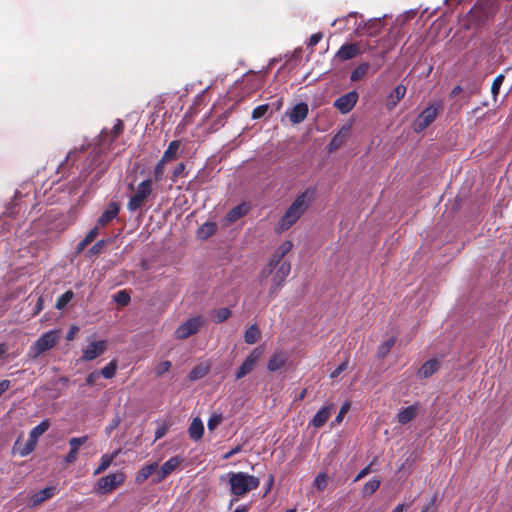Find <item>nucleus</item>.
I'll return each mask as SVG.
<instances>
[{
    "label": "nucleus",
    "mask_w": 512,
    "mask_h": 512,
    "mask_svg": "<svg viewBox=\"0 0 512 512\" xmlns=\"http://www.w3.org/2000/svg\"><path fill=\"white\" fill-rule=\"evenodd\" d=\"M312 195L313 193L311 191L306 190L296 197V199L288 207L284 215L278 221L275 227V231L277 233L287 231L300 219V217L308 209L312 200Z\"/></svg>",
    "instance_id": "nucleus-1"
},
{
    "label": "nucleus",
    "mask_w": 512,
    "mask_h": 512,
    "mask_svg": "<svg viewBox=\"0 0 512 512\" xmlns=\"http://www.w3.org/2000/svg\"><path fill=\"white\" fill-rule=\"evenodd\" d=\"M228 481L230 484V492L236 498L231 500V505L237 501L238 497L246 495L248 492L255 490L260 485V479L245 472L228 473Z\"/></svg>",
    "instance_id": "nucleus-2"
},
{
    "label": "nucleus",
    "mask_w": 512,
    "mask_h": 512,
    "mask_svg": "<svg viewBox=\"0 0 512 512\" xmlns=\"http://www.w3.org/2000/svg\"><path fill=\"white\" fill-rule=\"evenodd\" d=\"M60 336L61 331L57 329L46 332L30 346L27 356L33 360L37 359L41 354L55 347L59 342Z\"/></svg>",
    "instance_id": "nucleus-3"
},
{
    "label": "nucleus",
    "mask_w": 512,
    "mask_h": 512,
    "mask_svg": "<svg viewBox=\"0 0 512 512\" xmlns=\"http://www.w3.org/2000/svg\"><path fill=\"white\" fill-rule=\"evenodd\" d=\"M291 271V265L288 261L282 262L278 267L270 268V269H264L262 271L263 277H268L271 275V285L269 288V296L274 297L277 295L279 290L282 288L286 278L290 274Z\"/></svg>",
    "instance_id": "nucleus-4"
},
{
    "label": "nucleus",
    "mask_w": 512,
    "mask_h": 512,
    "mask_svg": "<svg viewBox=\"0 0 512 512\" xmlns=\"http://www.w3.org/2000/svg\"><path fill=\"white\" fill-rule=\"evenodd\" d=\"M134 191V194L130 197L127 203V208L130 212L137 211L145 204L146 199L152 193V180H143L137 185Z\"/></svg>",
    "instance_id": "nucleus-5"
},
{
    "label": "nucleus",
    "mask_w": 512,
    "mask_h": 512,
    "mask_svg": "<svg viewBox=\"0 0 512 512\" xmlns=\"http://www.w3.org/2000/svg\"><path fill=\"white\" fill-rule=\"evenodd\" d=\"M440 108L439 103H433L424 109L413 123L414 130L420 132L432 124L438 116Z\"/></svg>",
    "instance_id": "nucleus-6"
},
{
    "label": "nucleus",
    "mask_w": 512,
    "mask_h": 512,
    "mask_svg": "<svg viewBox=\"0 0 512 512\" xmlns=\"http://www.w3.org/2000/svg\"><path fill=\"white\" fill-rule=\"evenodd\" d=\"M204 323V319L201 316H196L186 320L184 323L179 325L174 332V336L178 340H184L188 337L196 334Z\"/></svg>",
    "instance_id": "nucleus-7"
},
{
    "label": "nucleus",
    "mask_w": 512,
    "mask_h": 512,
    "mask_svg": "<svg viewBox=\"0 0 512 512\" xmlns=\"http://www.w3.org/2000/svg\"><path fill=\"white\" fill-rule=\"evenodd\" d=\"M264 353V348L258 346L252 350V352L246 357L243 363L240 365L235 373L236 379H241L249 374L255 367L256 363L260 360Z\"/></svg>",
    "instance_id": "nucleus-8"
},
{
    "label": "nucleus",
    "mask_w": 512,
    "mask_h": 512,
    "mask_svg": "<svg viewBox=\"0 0 512 512\" xmlns=\"http://www.w3.org/2000/svg\"><path fill=\"white\" fill-rule=\"evenodd\" d=\"M125 480L122 472H117L104 476L98 480L97 491L101 494L110 493L120 486Z\"/></svg>",
    "instance_id": "nucleus-9"
},
{
    "label": "nucleus",
    "mask_w": 512,
    "mask_h": 512,
    "mask_svg": "<svg viewBox=\"0 0 512 512\" xmlns=\"http://www.w3.org/2000/svg\"><path fill=\"white\" fill-rule=\"evenodd\" d=\"M183 463V458L181 456H174L168 459L157 471L155 478L153 479L154 483H159L164 480L171 473L176 471L181 464Z\"/></svg>",
    "instance_id": "nucleus-10"
},
{
    "label": "nucleus",
    "mask_w": 512,
    "mask_h": 512,
    "mask_svg": "<svg viewBox=\"0 0 512 512\" xmlns=\"http://www.w3.org/2000/svg\"><path fill=\"white\" fill-rule=\"evenodd\" d=\"M358 100V94L355 91H351L338 99L335 100L334 106L342 113L346 114L350 112Z\"/></svg>",
    "instance_id": "nucleus-11"
},
{
    "label": "nucleus",
    "mask_w": 512,
    "mask_h": 512,
    "mask_svg": "<svg viewBox=\"0 0 512 512\" xmlns=\"http://www.w3.org/2000/svg\"><path fill=\"white\" fill-rule=\"evenodd\" d=\"M107 349L106 341L98 340L91 342L83 350L82 359L85 361H92L95 358L101 356Z\"/></svg>",
    "instance_id": "nucleus-12"
},
{
    "label": "nucleus",
    "mask_w": 512,
    "mask_h": 512,
    "mask_svg": "<svg viewBox=\"0 0 512 512\" xmlns=\"http://www.w3.org/2000/svg\"><path fill=\"white\" fill-rule=\"evenodd\" d=\"M58 492L57 486L46 487L33 494L29 500V506L35 507L52 498Z\"/></svg>",
    "instance_id": "nucleus-13"
},
{
    "label": "nucleus",
    "mask_w": 512,
    "mask_h": 512,
    "mask_svg": "<svg viewBox=\"0 0 512 512\" xmlns=\"http://www.w3.org/2000/svg\"><path fill=\"white\" fill-rule=\"evenodd\" d=\"M308 105L304 102L298 103L287 112L292 124H299L305 120L308 115Z\"/></svg>",
    "instance_id": "nucleus-14"
},
{
    "label": "nucleus",
    "mask_w": 512,
    "mask_h": 512,
    "mask_svg": "<svg viewBox=\"0 0 512 512\" xmlns=\"http://www.w3.org/2000/svg\"><path fill=\"white\" fill-rule=\"evenodd\" d=\"M88 440V436H81L77 438H71L69 440L70 451L65 457L67 463H73L77 459L78 451L82 445Z\"/></svg>",
    "instance_id": "nucleus-15"
},
{
    "label": "nucleus",
    "mask_w": 512,
    "mask_h": 512,
    "mask_svg": "<svg viewBox=\"0 0 512 512\" xmlns=\"http://www.w3.org/2000/svg\"><path fill=\"white\" fill-rule=\"evenodd\" d=\"M119 209H120L119 205L116 202L109 203L108 207L98 218L97 226L98 227L105 226L109 222H111L113 219H115L117 217V215L119 214Z\"/></svg>",
    "instance_id": "nucleus-16"
},
{
    "label": "nucleus",
    "mask_w": 512,
    "mask_h": 512,
    "mask_svg": "<svg viewBox=\"0 0 512 512\" xmlns=\"http://www.w3.org/2000/svg\"><path fill=\"white\" fill-rule=\"evenodd\" d=\"M333 408V404L323 406L312 418L311 425L315 428L322 427L330 418L331 411L333 410Z\"/></svg>",
    "instance_id": "nucleus-17"
},
{
    "label": "nucleus",
    "mask_w": 512,
    "mask_h": 512,
    "mask_svg": "<svg viewBox=\"0 0 512 512\" xmlns=\"http://www.w3.org/2000/svg\"><path fill=\"white\" fill-rule=\"evenodd\" d=\"M440 367V362L436 359L426 361L418 370L417 375L419 378H428L432 376Z\"/></svg>",
    "instance_id": "nucleus-18"
},
{
    "label": "nucleus",
    "mask_w": 512,
    "mask_h": 512,
    "mask_svg": "<svg viewBox=\"0 0 512 512\" xmlns=\"http://www.w3.org/2000/svg\"><path fill=\"white\" fill-rule=\"evenodd\" d=\"M406 94V87L404 85H398L395 87V89L390 93V95L387 98L386 106L389 110L394 109L397 104L400 102V100L405 96Z\"/></svg>",
    "instance_id": "nucleus-19"
},
{
    "label": "nucleus",
    "mask_w": 512,
    "mask_h": 512,
    "mask_svg": "<svg viewBox=\"0 0 512 512\" xmlns=\"http://www.w3.org/2000/svg\"><path fill=\"white\" fill-rule=\"evenodd\" d=\"M288 359V355L285 352H277L272 355L269 359L267 368L270 372H275L282 368Z\"/></svg>",
    "instance_id": "nucleus-20"
},
{
    "label": "nucleus",
    "mask_w": 512,
    "mask_h": 512,
    "mask_svg": "<svg viewBox=\"0 0 512 512\" xmlns=\"http://www.w3.org/2000/svg\"><path fill=\"white\" fill-rule=\"evenodd\" d=\"M360 54L357 44H345L337 52V57L341 60H349Z\"/></svg>",
    "instance_id": "nucleus-21"
},
{
    "label": "nucleus",
    "mask_w": 512,
    "mask_h": 512,
    "mask_svg": "<svg viewBox=\"0 0 512 512\" xmlns=\"http://www.w3.org/2000/svg\"><path fill=\"white\" fill-rule=\"evenodd\" d=\"M188 433L191 439L198 441L202 438L204 433V425L200 418L196 417L192 420Z\"/></svg>",
    "instance_id": "nucleus-22"
},
{
    "label": "nucleus",
    "mask_w": 512,
    "mask_h": 512,
    "mask_svg": "<svg viewBox=\"0 0 512 512\" xmlns=\"http://www.w3.org/2000/svg\"><path fill=\"white\" fill-rule=\"evenodd\" d=\"M417 410V406L415 405L403 408L397 415L398 422L402 425L411 422L416 417Z\"/></svg>",
    "instance_id": "nucleus-23"
},
{
    "label": "nucleus",
    "mask_w": 512,
    "mask_h": 512,
    "mask_svg": "<svg viewBox=\"0 0 512 512\" xmlns=\"http://www.w3.org/2000/svg\"><path fill=\"white\" fill-rule=\"evenodd\" d=\"M210 371V365L208 363H201L195 366L189 373V379L196 381L205 377Z\"/></svg>",
    "instance_id": "nucleus-24"
},
{
    "label": "nucleus",
    "mask_w": 512,
    "mask_h": 512,
    "mask_svg": "<svg viewBox=\"0 0 512 512\" xmlns=\"http://www.w3.org/2000/svg\"><path fill=\"white\" fill-rule=\"evenodd\" d=\"M217 230V225L214 222H206L201 225L197 230V237L205 240L212 236Z\"/></svg>",
    "instance_id": "nucleus-25"
},
{
    "label": "nucleus",
    "mask_w": 512,
    "mask_h": 512,
    "mask_svg": "<svg viewBox=\"0 0 512 512\" xmlns=\"http://www.w3.org/2000/svg\"><path fill=\"white\" fill-rule=\"evenodd\" d=\"M157 467V463H150L142 467V469L136 475V482L143 483L144 481H146L151 475H153Z\"/></svg>",
    "instance_id": "nucleus-26"
},
{
    "label": "nucleus",
    "mask_w": 512,
    "mask_h": 512,
    "mask_svg": "<svg viewBox=\"0 0 512 512\" xmlns=\"http://www.w3.org/2000/svg\"><path fill=\"white\" fill-rule=\"evenodd\" d=\"M179 147H180L179 141L174 140V141L170 142L168 148L165 150V152L160 160H162V162L167 163L171 160L176 159Z\"/></svg>",
    "instance_id": "nucleus-27"
},
{
    "label": "nucleus",
    "mask_w": 512,
    "mask_h": 512,
    "mask_svg": "<svg viewBox=\"0 0 512 512\" xmlns=\"http://www.w3.org/2000/svg\"><path fill=\"white\" fill-rule=\"evenodd\" d=\"M261 336L260 329L257 325H251L248 327L244 334V340L247 344H255Z\"/></svg>",
    "instance_id": "nucleus-28"
},
{
    "label": "nucleus",
    "mask_w": 512,
    "mask_h": 512,
    "mask_svg": "<svg viewBox=\"0 0 512 512\" xmlns=\"http://www.w3.org/2000/svg\"><path fill=\"white\" fill-rule=\"evenodd\" d=\"M248 211V207L245 204L238 205L230 210L227 214V220L230 223L237 221L239 218L244 216Z\"/></svg>",
    "instance_id": "nucleus-29"
},
{
    "label": "nucleus",
    "mask_w": 512,
    "mask_h": 512,
    "mask_svg": "<svg viewBox=\"0 0 512 512\" xmlns=\"http://www.w3.org/2000/svg\"><path fill=\"white\" fill-rule=\"evenodd\" d=\"M119 451H114L112 454H105L101 457V462L98 468L94 471V475L104 472L112 463L114 458L118 455Z\"/></svg>",
    "instance_id": "nucleus-30"
},
{
    "label": "nucleus",
    "mask_w": 512,
    "mask_h": 512,
    "mask_svg": "<svg viewBox=\"0 0 512 512\" xmlns=\"http://www.w3.org/2000/svg\"><path fill=\"white\" fill-rule=\"evenodd\" d=\"M49 425H50L49 422L47 420H44L40 424L35 426L31 430L30 435H29V437L31 438V442L32 443L37 442L38 438L48 430Z\"/></svg>",
    "instance_id": "nucleus-31"
},
{
    "label": "nucleus",
    "mask_w": 512,
    "mask_h": 512,
    "mask_svg": "<svg viewBox=\"0 0 512 512\" xmlns=\"http://www.w3.org/2000/svg\"><path fill=\"white\" fill-rule=\"evenodd\" d=\"M369 69V63H362L358 65L351 73V81H358L362 79Z\"/></svg>",
    "instance_id": "nucleus-32"
},
{
    "label": "nucleus",
    "mask_w": 512,
    "mask_h": 512,
    "mask_svg": "<svg viewBox=\"0 0 512 512\" xmlns=\"http://www.w3.org/2000/svg\"><path fill=\"white\" fill-rule=\"evenodd\" d=\"M98 235V226H95L93 229H91L85 238L78 244V251H82L85 249V247L91 243Z\"/></svg>",
    "instance_id": "nucleus-33"
},
{
    "label": "nucleus",
    "mask_w": 512,
    "mask_h": 512,
    "mask_svg": "<svg viewBox=\"0 0 512 512\" xmlns=\"http://www.w3.org/2000/svg\"><path fill=\"white\" fill-rule=\"evenodd\" d=\"M231 315V311L229 308L223 307L214 310L213 312V319L216 323H221L225 320H227Z\"/></svg>",
    "instance_id": "nucleus-34"
},
{
    "label": "nucleus",
    "mask_w": 512,
    "mask_h": 512,
    "mask_svg": "<svg viewBox=\"0 0 512 512\" xmlns=\"http://www.w3.org/2000/svg\"><path fill=\"white\" fill-rule=\"evenodd\" d=\"M347 133H348V129H346L345 131H340L339 133H337L333 137V139H332V141L330 143V149L334 150V149L339 148L345 142Z\"/></svg>",
    "instance_id": "nucleus-35"
},
{
    "label": "nucleus",
    "mask_w": 512,
    "mask_h": 512,
    "mask_svg": "<svg viewBox=\"0 0 512 512\" xmlns=\"http://www.w3.org/2000/svg\"><path fill=\"white\" fill-rule=\"evenodd\" d=\"M74 293L71 290L63 293L56 302V308L61 310L66 307V305L73 299Z\"/></svg>",
    "instance_id": "nucleus-36"
},
{
    "label": "nucleus",
    "mask_w": 512,
    "mask_h": 512,
    "mask_svg": "<svg viewBox=\"0 0 512 512\" xmlns=\"http://www.w3.org/2000/svg\"><path fill=\"white\" fill-rule=\"evenodd\" d=\"M380 480L379 479H371L367 483H365L363 487V494L364 495H372L379 487H380Z\"/></svg>",
    "instance_id": "nucleus-37"
},
{
    "label": "nucleus",
    "mask_w": 512,
    "mask_h": 512,
    "mask_svg": "<svg viewBox=\"0 0 512 512\" xmlns=\"http://www.w3.org/2000/svg\"><path fill=\"white\" fill-rule=\"evenodd\" d=\"M117 363L116 361H111L108 365L102 368L101 374L104 378L110 379L113 378L116 374Z\"/></svg>",
    "instance_id": "nucleus-38"
},
{
    "label": "nucleus",
    "mask_w": 512,
    "mask_h": 512,
    "mask_svg": "<svg viewBox=\"0 0 512 512\" xmlns=\"http://www.w3.org/2000/svg\"><path fill=\"white\" fill-rule=\"evenodd\" d=\"M327 483L328 475L326 473H319L314 480V486L318 491H323L326 488Z\"/></svg>",
    "instance_id": "nucleus-39"
},
{
    "label": "nucleus",
    "mask_w": 512,
    "mask_h": 512,
    "mask_svg": "<svg viewBox=\"0 0 512 512\" xmlns=\"http://www.w3.org/2000/svg\"><path fill=\"white\" fill-rule=\"evenodd\" d=\"M395 344V339L390 338L387 341H385L380 347L378 348V356L379 357H385L391 350V348Z\"/></svg>",
    "instance_id": "nucleus-40"
},
{
    "label": "nucleus",
    "mask_w": 512,
    "mask_h": 512,
    "mask_svg": "<svg viewBox=\"0 0 512 512\" xmlns=\"http://www.w3.org/2000/svg\"><path fill=\"white\" fill-rule=\"evenodd\" d=\"M113 299L118 305L126 306L130 302V295L126 291L122 290L117 292L113 296Z\"/></svg>",
    "instance_id": "nucleus-41"
},
{
    "label": "nucleus",
    "mask_w": 512,
    "mask_h": 512,
    "mask_svg": "<svg viewBox=\"0 0 512 512\" xmlns=\"http://www.w3.org/2000/svg\"><path fill=\"white\" fill-rule=\"evenodd\" d=\"M293 248V243L289 240L282 242L276 249L277 255L284 257Z\"/></svg>",
    "instance_id": "nucleus-42"
},
{
    "label": "nucleus",
    "mask_w": 512,
    "mask_h": 512,
    "mask_svg": "<svg viewBox=\"0 0 512 512\" xmlns=\"http://www.w3.org/2000/svg\"><path fill=\"white\" fill-rule=\"evenodd\" d=\"M170 368H171V362L168 360H165L156 365L154 372L159 377V376H162L167 371H169Z\"/></svg>",
    "instance_id": "nucleus-43"
},
{
    "label": "nucleus",
    "mask_w": 512,
    "mask_h": 512,
    "mask_svg": "<svg viewBox=\"0 0 512 512\" xmlns=\"http://www.w3.org/2000/svg\"><path fill=\"white\" fill-rule=\"evenodd\" d=\"M165 162H162V160H160L157 165L155 166L154 168V179L155 181H161L163 179V176H164V171H165Z\"/></svg>",
    "instance_id": "nucleus-44"
},
{
    "label": "nucleus",
    "mask_w": 512,
    "mask_h": 512,
    "mask_svg": "<svg viewBox=\"0 0 512 512\" xmlns=\"http://www.w3.org/2000/svg\"><path fill=\"white\" fill-rule=\"evenodd\" d=\"M221 422L222 416L220 414H213L207 422L208 429L213 431L221 424Z\"/></svg>",
    "instance_id": "nucleus-45"
},
{
    "label": "nucleus",
    "mask_w": 512,
    "mask_h": 512,
    "mask_svg": "<svg viewBox=\"0 0 512 512\" xmlns=\"http://www.w3.org/2000/svg\"><path fill=\"white\" fill-rule=\"evenodd\" d=\"M349 409H350V403L348 401L343 403L338 415L336 416V418L334 420V423L340 424L343 421L345 415L348 413Z\"/></svg>",
    "instance_id": "nucleus-46"
},
{
    "label": "nucleus",
    "mask_w": 512,
    "mask_h": 512,
    "mask_svg": "<svg viewBox=\"0 0 512 512\" xmlns=\"http://www.w3.org/2000/svg\"><path fill=\"white\" fill-rule=\"evenodd\" d=\"M503 81H504V76H503L502 74H501V75H498V76L494 79V81H493V83H492V86H491V92H492V94H493L494 96H497V95H498L499 90H500V87H501V85H502Z\"/></svg>",
    "instance_id": "nucleus-47"
},
{
    "label": "nucleus",
    "mask_w": 512,
    "mask_h": 512,
    "mask_svg": "<svg viewBox=\"0 0 512 512\" xmlns=\"http://www.w3.org/2000/svg\"><path fill=\"white\" fill-rule=\"evenodd\" d=\"M267 110H268V105L257 106L252 112V118L253 119L262 118L266 114Z\"/></svg>",
    "instance_id": "nucleus-48"
},
{
    "label": "nucleus",
    "mask_w": 512,
    "mask_h": 512,
    "mask_svg": "<svg viewBox=\"0 0 512 512\" xmlns=\"http://www.w3.org/2000/svg\"><path fill=\"white\" fill-rule=\"evenodd\" d=\"M123 131V122L120 119H116L115 124L112 129V137L111 140L116 139Z\"/></svg>",
    "instance_id": "nucleus-49"
},
{
    "label": "nucleus",
    "mask_w": 512,
    "mask_h": 512,
    "mask_svg": "<svg viewBox=\"0 0 512 512\" xmlns=\"http://www.w3.org/2000/svg\"><path fill=\"white\" fill-rule=\"evenodd\" d=\"M282 259H283V257L278 256L277 252L275 251L274 254L272 255V258H271L269 264L267 265V267L265 269L278 267L283 262Z\"/></svg>",
    "instance_id": "nucleus-50"
},
{
    "label": "nucleus",
    "mask_w": 512,
    "mask_h": 512,
    "mask_svg": "<svg viewBox=\"0 0 512 512\" xmlns=\"http://www.w3.org/2000/svg\"><path fill=\"white\" fill-rule=\"evenodd\" d=\"M36 444H37V442H33L32 443L31 442V438L29 437V439H28V441H27V443L25 445V448L23 450H21L20 454L22 456L28 455L29 453H31L34 450Z\"/></svg>",
    "instance_id": "nucleus-51"
},
{
    "label": "nucleus",
    "mask_w": 512,
    "mask_h": 512,
    "mask_svg": "<svg viewBox=\"0 0 512 512\" xmlns=\"http://www.w3.org/2000/svg\"><path fill=\"white\" fill-rule=\"evenodd\" d=\"M185 171L184 163H179L173 170L172 177L175 180L177 177L182 176Z\"/></svg>",
    "instance_id": "nucleus-52"
},
{
    "label": "nucleus",
    "mask_w": 512,
    "mask_h": 512,
    "mask_svg": "<svg viewBox=\"0 0 512 512\" xmlns=\"http://www.w3.org/2000/svg\"><path fill=\"white\" fill-rule=\"evenodd\" d=\"M242 451V445H237L231 450H229L227 453L223 455V459L227 460L230 459L232 456L240 453Z\"/></svg>",
    "instance_id": "nucleus-53"
},
{
    "label": "nucleus",
    "mask_w": 512,
    "mask_h": 512,
    "mask_svg": "<svg viewBox=\"0 0 512 512\" xmlns=\"http://www.w3.org/2000/svg\"><path fill=\"white\" fill-rule=\"evenodd\" d=\"M322 37H323L322 33H315V34L311 35L309 38V41H308V46L314 47L316 44H318V42L322 39Z\"/></svg>",
    "instance_id": "nucleus-54"
},
{
    "label": "nucleus",
    "mask_w": 512,
    "mask_h": 512,
    "mask_svg": "<svg viewBox=\"0 0 512 512\" xmlns=\"http://www.w3.org/2000/svg\"><path fill=\"white\" fill-rule=\"evenodd\" d=\"M371 464L364 467L355 477L354 481L357 482L367 476L371 472Z\"/></svg>",
    "instance_id": "nucleus-55"
},
{
    "label": "nucleus",
    "mask_w": 512,
    "mask_h": 512,
    "mask_svg": "<svg viewBox=\"0 0 512 512\" xmlns=\"http://www.w3.org/2000/svg\"><path fill=\"white\" fill-rule=\"evenodd\" d=\"M347 361H344L342 364H340L331 374V378H336L340 373H342L347 368Z\"/></svg>",
    "instance_id": "nucleus-56"
},
{
    "label": "nucleus",
    "mask_w": 512,
    "mask_h": 512,
    "mask_svg": "<svg viewBox=\"0 0 512 512\" xmlns=\"http://www.w3.org/2000/svg\"><path fill=\"white\" fill-rule=\"evenodd\" d=\"M413 501H411L410 503H401V504H398L393 510L392 512H403L404 510L410 508V506L412 505Z\"/></svg>",
    "instance_id": "nucleus-57"
},
{
    "label": "nucleus",
    "mask_w": 512,
    "mask_h": 512,
    "mask_svg": "<svg viewBox=\"0 0 512 512\" xmlns=\"http://www.w3.org/2000/svg\"><path fill=\"white\" fill-rule=\"evenodd\" d=\"M104 245V241L101 240V241H98L91 249H90V253L91 254H98L102 247Z\"/></svg>",
    "instance_id": "nucleus-58"
},
{
    "label": "nucleus",
    "mask_w": 512,
    "mask_h": 512,
    "mask_svg": "<svg viewBox=\"0 0 512 512\" xmlns=\"http://www.w3.org/2000/svg\"><path fill=\"white\" fill-rule=\"evenodd\" d=\"M78 330H79V328L77 326H72L66 335V339L68 341H72L75 337V334L78 332Z\"/></svg>",
    "instance_id": "nucleus-59"
},
{
    "label": "nucleus",
    "mask_w": 512,
    "mask_h": 512,
    "mask_svg": "<svg viewBox=\"0 0 512 512\" xmlns=\"http://www.w3.org/2000/svg\"><path fill=\"white\" fill-rule=\"evenodd\" d=\"M120 424V419L116 417L112 423L106 428L107 434H110L118 425Z\"/></svg>",
    "instance_id": "nucleus-60"
},
{
    "label": "nucleus",
    "mask_w": 512,
    "mask_h": 512,
    "mask_svg": "<svg viewBox=\"0 0 512 512\" xmlns=\"http://www.w3.org/2000/svg\"><path fill=\"white\" fill-rule=\"evenodd\" d=\"M167 432V428L165 426H162L158 428L155 432V440L161 439Z\"/></svg>",
    "instance_id": "nucleus-61"
},
{
    "label": "nucleus",
    "mask_w": 512,
    "mask_h": 512,
    "mask_svg": "<svg viewBox=\"0 0 512 512\" xmlns=\"http://www.w3.org/2000/svg\"><path fill=\"white\" fill-rule=\"evenodd\" d=\"M10 387V381L9 380H2L0 381V396L8 390Z\"/></svg>",
    "instance_id": "nucleus-62"
},
{
    "label": "nucleus",
    "mask_w": 512,
    "mask_h": 512,
    "mask_svg": "<svg viewBox=\"0 0 512 512\" xmlns=\"http://www.w3.org/2000/svg\"><path fill=\"white\" fill-rule=\"evenodd\" d=\"M483 12H484V9L482 7H474L471 9L470 15H471V17L475 18Z\"/></svg>",
    "instance_id": "nucleus-63"
},
{
    "label": "nucleus",
    "mask_w": 512,
    "mask_h": 512,
    "mask_svg": "<svg viewBox=\"0 0 512 512\" xmlns=\"http://www.w3.org/2000/svg\"><path fill=\"white\" fill-rule=\"evenodd\" d=\"M98 378L97 373H91L88 375L86 382L88 385H93L95 383V380Z\"/></svg>",
    "instance_id": "nucleus-64"
}]
</instances>
